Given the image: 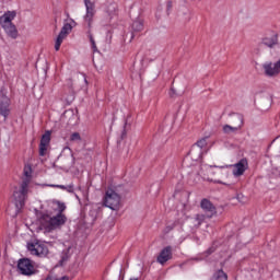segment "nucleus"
Segmentation results:
<instances>
[{"label":"nucleus","mask_w":280,"mask_h":280,"mask_svg":"<svg viewBox=\"0 0 280 280\" xmlns=\"http://www.w3.org/2000/svg\"><path fill=\"white\" fill-rule=\"evenodd\" d=\"M49 147L40 145L39 144V156H47V150Z\"/></svg>","instance_id":"obj_24"},{"label":"nucleus","mask_w":280,"mask_h":280,"mask_svg":"<svg viewBox=\"0 0 280 280\" xmlns=\"http://www.w3.org/2000/svg\"><path fill=\"white\" fill-rule=\"evenodd\" d=\"M230 122L232 126H238V129L242 130V126H244V117L240 114H233L230 117Z\"/></svg>","instance_id":"obj_14"},{"label":"nucleus","mask_w":280,"mask_h":280,"mask_svg":"<svg viewBox=\"0 0 280 280\" xmlns=\"http://www.w3.org/2000/svg\"><path fill=\"white\" fill-rule=\"evenodd\" d=\"M27 249L30 250L31 255H35L36 257H45L47 253H49L47 245L40 242L28 243Z\"/></svg>","instance_id":"obj_6"},{"label":"nucleus","mask_w":280,"mask_h":280,"mask_svg":"<svg viewBox=\"0 0 280 280\" xmlns=\"http://www.w3.org/2000/svg\"><path fill=\"white\" fill-rule=\"evenodd\" d=\"M222 130L224 135H237L241 129L240 126L223 125Z\"/></svg>","instance_id":"obj_15"},{"label":"nucleus","mask_w":280,"mask_h":280,"mask_svg":"<svg viewBox=\"0 0 280 280\" xmlns=\"http://www.w3.org/2000/svg\"><path fill=\"white\" fill-rule=\"evenodd\" d=\"M203 180H209L210 183H220V180H213L209 177H203Z\"/></svg>","instance_id":"obj_27"},{"label":"nucleus","mask_w":280,"mask_h":280,"mask_svg":"<svg viewBox=\"0 0 280 280\" xmlns=\"http://www.w3.org/2000/svg\"><path fill=\"white\" fill-rule=\"evenodd\" d=\"M84 3L86 8V14L84 16V21L89 27L88 36L92 45L93 51H97V45L95 44V38H93V33H91V27H93V16H95V2L91 0H84Z\"/></svg>","instance_id":"obj_3"},{"label":"nucleus","mask_w":280,"mask_h":280,"mask_svg":"<svg viewBox=\"0 0 280 280\" xmlns=\"http://www.w3.org/2000/svg\"><path fill=\"white\" fill-rule=\"evenodd\" d=\"M132 30L133 32H142L143 30V21L137 20L132 23Z\"/></svg>","instance_id":"obj_18"},{"label":"nucleus","mask_w":280,"mask_h":280,"mask_svg":"<svg viewBox=\"0 0 280 280\" xmlns=\"http://www.w3.org/2000/svg\"><path fill=\"white\" fill-rule=\"evenodd\" d=\"M49 141H51V133L49 131H46L40 139L39 145L49 147Z\"/></svg>","instance_id":"obj_16"},{"label":"nucleus","mask_w":280,"mask_h":280,"mask_svg":"<svg viewBox=\"0 0 280 280\" xmlns=\"http://www.w3.org/2000/svg\"><path fill=\"white\" fill-rule=\"evenodd\" d=\"M49 187H57L58 189H67L68 191H73L72 187H66L65 185H49Z\"/></svg>","instance_id":"obj_25"},{"label":"nucleus","mask_w":280,"mask_h":280,"mask_svg":"<svg viewBox=\"0 0 280 280\" xmlns=\"http://www.w3.org/2000/svg\"><path fill=\"white\" fill-rule=\"evenodd\" d=\"M66 150H69L68 159L66 161L67 165H73L75 163V158H73V153L71 152V149L66 148Z\"/></svg>","instance_id":"obj_20"},{"label":"nucleus","mask_w":280,"mask_h":280,"mask_svg":"<svg viewBox=\"0 0 280 280\" xmlns=\"http://www.w3.org/2000/svg\"><path fill=\"white\" fill-rule=\"evenodd\" d=\"M207 145V138H202L191 148L189 155L194 161H200L202 158V148Z\"/></svg>","instance_id":"obj_9"},{"label":"nucleus","mask_w":280,"mask_h":280,"mask_svg":"<svg viewBox=\"0 0 280 280\" xmlns=\"http://www.w3.org/2000/svg\"><path fill=\"white\" fill-rule=\"evenodd\" d=\"M167 8H168V10H170V8H172V1L167 2Z\"/></svg>","instance_id":"obj_28"},{"label":"nucleus","mask_w":280,"mask_h":280,"mask_svg":"<svg viewBox=\"0 0 280 280\" xmlns=\"http://www.w3.org/2000/svg\"><path fill=\"white\" fill-rule=\"evenodd\" d=\"M201 209L206 211L208 218H213L215 215V206L209 201V199H202L201 200Z\"/></svg>","instance_id":"obj_13"},{"label":"nucleus","mask_w":280,"mask_h":280,"mask_svg":"<svg viewBox=\"0 0 280 280\" xmlns=\"http://www.w3.org/2000/svg\"><path fill=\"white\" fill-rule=\"evenodd\" d=\"M130 280H139L138 278H131Z\"/></svg>","instance_id":"obj_29"},{"label":"nucleus","mask_w":280,"mask_h":280,"mask_svg":"<svg viewBox=\"0 0 280 280\" xmlns=\"http://www.w3.org/2000/svg\"><path fill=\"white\" fill-rule=\"evenodd\" d=\"M14 19H16V12L14 11H9L0 16V25L4 28V32L11 38H16V36H19V31L16 30V26L12 23Z\"/></svg>","instance_id":"obj_4"},{"label":"nucleus","mask_w":280,"mask_h":280,"mask_svg":"<svg viewBox=\"0 0 280 280\" xmlns=\"http://www.w3.org/2000/svg\"><path fill=\"white\" fill-rule=\"evenodd\" d=\"M212 280H229V276H226L222 270H218L213 275Z\"/></svg>","instance_id":"obj_17"},{"label":"nucleus","mask_w":280,"mask_h":280,"mask_svg":"<svg viewBox=\"0 0 280 280\" xmlns=\"http://www.w3.org/2000/svg\"><path fill=\"white\" fill-rule=\"evenodd\" d=\"M170 259H172V247L167 246L163 248L158 256V264H161L163 266L164 264H167Z\"/></svg>","instance_id":"obj_12"},{"label":"nucleus","mask_w":280,"mask_h":280,"mask_svg":"<svg viewBox=\"0 0 280 280\" xmlns=\"http://www.w3.org/2000/svg\"><path fill=\"white\" fill-rule=\"evenodd\" d=\"M0 115L8 117L10 115V97H8V90H0Z\"/></svg>","instance_id":"obj_7"},{"label":"nucleus","mask_w":280,"mask_h":280,"mask_svg":"<svg viewBox=\"0 0 280 280\" xmlns=\"http://www.w3.org/2000/svg\"><path fill=\"white\" fill-rule=\"evenodd\" d=\"M246 170H248V161L246 159H242L240 162L233 165V175L243 176Z\"/></svg>","instance_id":"obj_11"},{"label":"nucleus","mask_w":280,"mask_h":280,"mask_svg":"<svg viewBox=\"0 0 280 280\" xmlns=\"http://www.w3.org/2000/svg\"><path fill=\"white\" fill-rule=\"evenodd\" d=\"M207 218V215L205 214H197L196 220H198V222H203V220Z\"/></svg>","instance_id":"obj_26"},{"label":"nucleus","mask_w":280,"mask_h":280,"mask_svg":"<svg viewBox=\"0 0 280 280\" xmlns=\"http://www.w3.org/2000/svg\"><path fill=\"white\" fill-rule=\"evenodd\" d=\"M24 178L19 189L14 190L13 198L15 200V207L23 209L25 200H27V194H30V183H32V166L26 165L24 167Z\"/></svg>","instance_id":"obj_2"},{"label":"nucleus","mask_w":280,"mask_h":280,"mask_svg":"<svg viewBox=\"0 0 280 280\" xmlns=\"http://www.w3.org/2000/svg\"><path fill=\"white\" fill-rule=\"evenodd\" d=\"M46 280H69L68 277L66 276H58V275H54V273H50Z\"/></svg>","instance_id":"obj_22"},{"label":"nucleus","mask_w":280,"mask_h":280,"mask_svg":"<svg viewBox=\"0 0 280 280\" xmlns=\"http://www.w3.org/2000/svg\"><path fill=\"white\" fill-rule=\"evenodd\" d=\"M52 205L55 207V209H58V214L55 217H51L49 214H43L39 218V224L42 226V229H45L48 233L50 231H55V229H58L60 226H62V224H65V222H67V217H65V214H62V211H65V209H67V206H65V203L60 202V201H52Z\"/></svg>","instance_id":"obj_1"},{"label":"nucleus","mask_w":280,"mask_h":280,"mask_svg":"<svg viewBox=\"0 0 280 280\" xmlns=\"http://www.w3.org/2000/svg\"><path fill=\"white\" fill-rule=\"evenodd\" d=\"M71 30H73V26H71L70 23L63 24V26L56 39V43H55L56 51H60V45H62V40H65L67 38V36H69V33L71 32Z\"/></svg>","instance_id":"obj_10"},{"label":"nucleus","mask_w":280,"mask_h":280,"mask_svg":"<svg viewBox=\"0 0 280 280\" xmlns=\"http://www.w3.org/2000/svg\"><path fill=\"white\" fill-rule=\"evenodd\" d=\"M70 141H73L74 143H80V141H82V136H80L79 132H73L70 136Z\"/></svg>","instance_id":"obj_23"},{"label":"nucleus","mask_w":280,"mask_h":280,"mask_svg":"<svg viewBox=\"0 0 280 280\" xmlns=\"http://www.w3.org/2000/svg\"><path fill=\"white\" fill-rule=\"evenodd\" d=\"M18 270L21 272V275H25L26 277H30L34 275V262L27 258L20 259L18 262Z\"/></svg>","instance_id":"obj_8"},{"label":"nucleus","mask_w":280,"mask_h":280,"mask_svg":"<svg viewBox=\"0 0 280 280\" xmlns=\"http://www.w3.org/2000/svg\"><path fill=\"white\" fill-rule=\"evenodd\" d=\"M262 43L267 47H275V45H277V37L265 38Z\"/></svg>","instance_id":"obj_19"},{"label":"nucleus","mask_w":280,"mask_h":280,"mask_svg":"<svg viewBox=\"0 0 280 280\" xmlns=\"http://www.w3.org/2000/svg\"><path fill=\"white\" fill-rule=\"evenodd\" d=\"M105 207L112 209V211H119L121 208V197L113 189H108L104 199Z\"/></svg>","instance_id":"obj_5"},{"label":"nucleus","mask_w":280,"mask_h":280,"mask_svg":"<svg viewBox=\"0 0 280 280\" xmlns=\"http://www.w3.org/2000/svg\"><path fill=\"white\" fill-rule=\"evenodd\" d=\"M69 260V248L63 250L61 259L59 261L60 266H65V262Z\"/></svg>","instance_id":"obj_21"}]
</instances>
